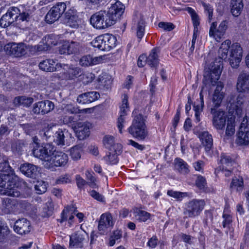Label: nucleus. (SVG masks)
<instances>
[{
	"label": "nucleus",
	"mask_w": 249,
	"mask_h": 249,
	"mask_svg": "<svg viewBox=\"0 0 249 249\" xmlns=\"http://www.w3.org/2000/svg\"><path fill=\"white\" fill-rule=\"evenodd\" d=\"M65 20L67 24L73 28L78 27L80 18L77 11L74 8H71L65 13Z\"/></svg>",
	"instance_id": "obj_19"
},
{
	"label": "nucleus",
	"mask_w": 249,
	"mask_h": 249,
	"mask_svg": "<svg viewBox=\"0 0 249 249\" xmlns=\"http://www.w3.org/2000/svg\"><path fill=\"white\" fill-rule=\"evenodd\" d=\"M53 211V205L51 200L48 201L45 204L42 211V216L47 217L52 215Z\"/></svg>",
	"instance_id": "obj_44"
},
{
	"label": "nucleus",
	"mask_w": 249,
	"mask_h": 249,
	"mask_svg": "<svg viewBox=\"0 0 249 249\" xmlns=\"http://www.w3.org/2000/svg\"><path fill=\"white\" fill-rule=\"evenodd\" d=\"M0 171L2 172V174H12V171L10 166L7 160H4L0 163Z\"/></svg>",
	"instance_id": "obj_53"
},
{
	"label": "nucleus",
	"mask_w": 249,
	"mask_h": 249,
	"mask_svg": "<svg viewBox=\"0 0 249 249\" xmlns=\"http://www.w3.org/2000/svg\"><path fill=\"white\" fill-rule=\"evenodd\" d=\"M4 50L8 54L15 57H21L27 54L30 46L23 43L10 42L5 45Z\"/></svg>",
	"instance_id": "obj_7"
},
{
	"label": "nucleus",
	"mask_w": 249,
	"mask_h": 249,
	"mask_svg": "<svg viewBox=\"0 0 249 249\" xmlns=\"http://www.w3.org/2000/svg\"><path fill=\"white\" fill-rule=\"evenodd\" d=\"M70 135L71 134L66 129H59L54 134L53 141L58 145H64L65 138Z\"/></svg>",
	"instance_id": "obj_29"
},
{
	"label": "nucleus",
	"mask_w": 249,
	"mask_h": 249,
	"mask_svg": "<svg viewBox=\"0 0 249 249\" xmlns=\"http://www.w3.org/2000/svg\"><path fill=\"white\" fill-rule=\"evenodd\" d=\"M201 3L204 8L205 13L208 15V21L211 22L213 16V8L209 3L201 1Z\"/></svg>",
	"instance_id": "obj_47"
},
{
	"label": "nucleus",
	"mask_w": 249,
	"mask_h": 249,
	"mask_svg": "<svg viewBox=\"0 0 249 249\" xmlns=\"http://www.w3.org/2000/svg\"><path fill=\"white\" fill-rule=\"evenodd\" d=\"M54 107V105L52 102L45 100L36 103L34 105L33 111L36 114L41 113L43 115L53 109Z\"/></svg>",
	"instance_id": "obj_17"
},
{
	"label": "nucleus",
	"mask_w": 249,
	"mask_h": 249,
	"mask_svg": "<svg viewBox=\"0 0 249 249\" xmlns=\"http://www.w3.org/2000/svg\"><path fill=\"white\" fill-rule=\"evenodd\" d=\"M145 120V117L142 114L136 115L132 124L128 128L129 133L134 137L144 140L148 135Z\"/></svg>",
	"instance_id": "obj_2"
},
{
	"label": "nucleus",
	"mask_w": 249,
	"mask_h": 249,
	"mask_svg": "<svg viewBox=\"0 0 249 249\" xmlns=\"http://www.w3.org/2000/svg\"><path fill=\"white\" fill-rule=\"evenodd\" d=\"M6 13L12 18V20L16 22L19 16L20 10L18 7L12 6L8 8Z\"/></svg>",
	"instance_id": "obj_45"
},
{
	"label": "nucleus",
	"mask_w": 249,
	"mask_h": 249,
	"mask_svg": "<svg viewBox=\"0 0 249 249\" xmlns=\"http://www.w3.org/2000/svg\"><path fill=\"white\" fill-rule=\"evenodd\" d=\"M167 195L178 199H180L187 196L186 193L169 190L167 192Z\"/></svg>",
	"instance_id": "obj_58"
},
{
	"label": "nucleus",
	"mask_w": 249,
	"mask_h": 249,
	"mask_svg": "<svg viewBox=\"0 0 249 249\" xmlns=\"http://www.w3.org/2000/svg\"><path fill=\"white\" fill-rule=\"evenodd\" d=\"M126 115L120 114L117 119V127L120 133H122V129L124 127Z\"/></svg>",
	"instance_id": "obj_60"
},
{
	"label": "nucleus",
	"mask_w": 249,
	"mask_h": 249,
	"mask_svg": "<svg viewBox=\"0 0 249 249\" xmlns=\"http://www.w3.org/2000/svg\"><path fill=\"white\" fill-rule=\"evenodd\" d=\"M159 27L167 31H171L175 27V25L173 23L164 22H160L159 23Z\"/></svg>",
	"instance_id": "obj_61"
},
{
	"label": "nucleus",
	"mask_w": 249,
	"mask_h": 249,
	"mask_svg": "<svg viewBox=\"0 0 249 249\" xmlns=\"http://www.w3.org/2000/svg\"><path fill=\"white\" fill-rule=\"evenodd\" d=\"M93 172H90L89 171H87L86 172L87 179L89 181L88 182L89 185L92 188H96L97 187L96 183V179L93 176Z\"/></svg>",
	"instance_id": "obj_54"
},
{
	"label": "nucleus",
	"mask_w": 249,
	"mask_h": 249,
	"mask_svg": "<svg viewBox=\"0 0 249 249\" xmlns=\"http://www.w3.org/2000/svg\"><path fill=\"white\" fill-rule=\"evenodd\" d=\"M39 68L40 70L47 72H53L58 71L63 67L62 64L56 63L54 60L52 59H47L41 61L39 65Z\"/></svg>",
	"instance_id": "obj_20"
},
{
	"label": "nucleus",
	"mask_w": 249,
	"mask_h": 249,
	"mask_svg": "<svg viewBox=\"0 0 249 249\" xmlns=\"http://www.w3.org/2000/svg\"><path fill=\"white\" fill-rule=\"evenodd\" d=\"M3 194L5 195L13 196V197H18L20 195V192L18 190L17 187H7L6 190H4Z\"/></svg>",
	"instance_id": "obj_52"
},
{
	"label": "nucleus",
	"mask_w": 249,
	"mask_h": 249,
	"mask_svg": "<svg viewBox=\"0 0 249 249\" xmlns=\"http://www.w3.org/2000/svg\"><path fill=\"white\" fill-rule=\"evenodd\" d=\"M31 229L30 222L25 218L19 219L14 224V230L19 234H25L28 233Z\"/></svg>",
	"instance_id": "obj_18"
},
{
	"label": "nucleus",
	"mask_w": 249,
	"mask_h": 249,
	"mask_svg": "<svg viewBox=\"0 0 249 249\" xmlns=\"http://www.w3.org/2000/svg\"><path fill=\"white\" fill-rule=\"evenodd\" d=\"M103 143L106 148L109 151H112L115 150L118 154H121L122 152V146L121 144L116 143L114 141V138L113 136L107 135L103 139Z\"/></svg>",
	"instance_id": "obj_23"
},
{
	"label": "nucleus",
	"mask_w": 249,
	"mask_h": 249,
	"mask_svg": "<svg viewBox=\"0 0 249 249\" xmlns=\"http://www.w3.org/2000/svg\"><path fill=\"white\" fill-rule=\"evenodd\" d=\"M234 164V160L230 156L226 154L222 153L220 156L219 166L217 169H218V170H223L225 168L232 167Z\"/></svg>",
	"instance_id": "obj_30"
},
{
	"label": "nucleus",
	"mask_w": 249,
	"mask_h": 249,
	"mask_svg": "<svg viewBox=\"0 0 249 249\" xmlns=\"http://www.w3.org/2000/svg\"><path fill=\"white\" fill-rule=\"evenodd\" d=\"M19 169L22 173L30 178L35 177L38 172V167L29 163L21 164Z\"/></svg>",
	"instance_id": "obj_27"
},
{
	"label": "nucleus",
	"mask_w": 249,
	"mask_h": 249,
	"mask_svg": "<svg viewBox=\"0 0 249 249\" xmlns=\"http://www.w3.org/2000/svg\"><path fill=\"white\" fill-rule=\"evenodd\" d=\"M235 131V120L234 118H228L227 120V125L226 128V136L231 137L232 136Z\"/></svg>",
	"instance_id": "obj_38"
},
{
	"label": "nucleus",
	"mask_w": 249,
	"mask_h": 249,
	"mask_svg": "<svg viewBox=\"0 0 249 249\" xmlns=\"http://www.w3.org/2000/svg\"><path fill=\"white\" fill-rule=\"evenodd\" d=\"M195 183L197 187L200 190L204 191L207 188V183L206 178L201 175H199L197 177Z\"/></svg>",
	"instance_id": "obj_48"
},
{
	"label": "nucleus",
	"mask_w": 249,
	"mask_h": 249,
	"mask_svg": "<svg viewBox=\"0 0 249 249\" xmlns=\"http://www.w3.org/2000/svg\"><path fill=\"white\" fill-rule=\"evenodd\" d=\"M231 5L232 15L236 17L239 16L243 8L242 0H231Z\"/></svg>",
	"instance_id": "obj_34"
},
{
	"label": "nucleus",
	"mask_w": 249,
	"mask_h": 249,
	"mask_svg": "<svg viewBox=\"0 0 249 249\" xmlns=\"http://www.w3.org/2000/svg\"><path fill=\"white\" fill-rule=\"evenodd\" d=\"M53 126L48 125L47 127H45L42 130L39 131V135L43 141H48L51 139Z\"/></svg>",
	"instance_id": "obj_43"
},
{
	"label": "nucleus",
	"mask_w": 249,
	"mask_h": 249,
	"mask_svg": "<svg viewBox=\"0 0 249 249\" xmlns=\"http://www.w3.org/2000/svg\"><path fill=\"white\" fill-rule=\"evenodd\" d=\"M222 68V64L221 61L213 62L211 68L208 71H205L203 82L205 84L215 85L219 79Z\"/></svg>",
	"instance_id": "obj_4"
},
{
	"label": "nucleus",
	"mask_w": 249,
	"mask_h": 249,
	"mask_svg": "<svg viewBox=\"0 0 249 249\" xmlns=\"http://www.w3.org/2000/svg\"><path fill=\"white\" fill-rule=\"evenodd\" d=\"M243 185V181L242 178H237L235 177L232 179L230 187L232 189H236L242 188Z\"/></svg>",
	"instance_id": "obj_57"
},
{
	"label": "nucleus",
	"mask_w": 249,
	"mask_h": 249,
	"mask_svg": "<svg viewBox=\"0 0 249 249\" xmlns=\"http://www.w3.org/2000/svg\"><path fill=\"white\" fill-rule=\"evenodd\" d=\"M223 87L224 84L222 82H219L217 83L212 97V102L214 108L220 107L225 96V93L222 91Z\"/></svg>",
	"instance_id": "obj_22"
},
{
	"label": "nucleus",
	"mask_w": 249,
	"mask_h": 249,
	"mask_svg": "<svg viewBox=\"0 0 249 249\" xmlns=\"http://www.w3.org/2000/svg\"><path fill=\"white\" fill-rule=\"evenodd\" d=\"M158 49L154 48L148 57H146V63L151 67H156L159 63Z\"/></svg>",
	"instance_id": "obj_33"
},
{
	"label": "nucleus",
	"mask_w": 249,
	"mask_h": 249,
	"mask_svg": "<svg viewBox=\"0 0 249 249\" xmlns=\"http://www.w3.org/2000/svg\"><path fill=\"white\" fill-rule=\"evenodd\" d=\"M189 12L191 16L192 20L193 21V25L194 27V31L197 32V27L199 25V18L198 16L191 8H189Z\"/></svg>",
	"instance_id": "obj_49"
},
{
	"label": "nucleus",
	"mask_w": 249,
	"mask_h": 249,
	"mask_svg": "<svg viewBox=\"0 0 249 249\" xmlns=\"http://www.w3.org/2000/svg\"><path fill=\"white\" fill-rule=\"evenodd\" d=\"M211 113L213 115V126L217 130H223L227 120L225 112L221 109L216 110L215 108H211Z\"/></svg>",
	"instance_id": "obj_11"
},
{
	"label": "nucleus",
	"mask_w": 249,
	"mask_h": 249,
	"mask_svg": "<svg viewBox=\"0 0 249 249\" xmlns=\"http://www.w3.org/2000/svg\"><path fill=\"white\" fill-rule=\"evenodd\" d=\"M62 68L65 71L66 78L68 79H73L75 78L80 76L81 73V70L80 68L74 67L72 65L62 64Z\"/></svg>",
	"instance_id": "obj_25"
},
{
	"label": "nucleus",
	"mask_w": 249,
	"mask_h": 249,
	"mask_svg": "<svg viewBox=\"0 0 249 249\" xmlns=\"http://www.w3.org/2000/svg\"><path fill=\"white\" fill-rule=\"evenodd\" d=\"M137 220L140 222H145L150 219L151 214L146 211L138 210L135 212Z\"/></svg>",
	"instance_id": "obj_46"
},
{
	"label": "nucleus",
	"mask_w": 249,
	"mask_h": 249,
	"mask_svg": "<svg viewBox=\"0 0 249 249\" xmlns=\"http://www.w3.org/2000/svg\"><path fill=\"white\" fill-rule=\"evenodd\" d=\"M69 47L70 54L77 53L79 49V43L77 42L71 41L70 43H67Z\"/></svg>",
	"instance_id": "obj_59"
},
{
	"label": "nucleus",
	"mask_w": 249,
	"mask_h": 249,
	"mask_svg": "<svg viewBox=\"0 0 249 249\" xmlns=\"http://www.w3.org/2000/svg\"><path fill=\"white\" fill-rule=\"evenodd\" d=\"M236 142L240 145L249 143V118L247 117H244L241 122Z\"/></svg>",
	"instance_id": "obj_10"
},
{
	"label": "nucleus",
	"mask_w": 249,
	"mask_h": 249,
	"mask_svg": "<svg viewBox=\"0 0 249 249\" xmlns=\"http://www.w3.org/2000/svg\"><path fill=\"white\" fill-rule=\"evenodd\" d=\"M91 56L90 55L83 56L80 60V64L83 66L91 65Z\"/></svg>",
	"instance_id": "obj_63"
},
{
	"label": "nucleus",
	"mask_w": 249,
	"mask_h": 249,
	"mask_svg": "<svg viewBox=\"0 0 249 249\" xmlns=\"http://www.w3.org/2000/svg\"><path fill=\"white\" fill-rule=\"evenodd\" d=\"M100 95L98 92H88L79 95L77 98V101L81 104H89L96 100Z\"/></svg>",
	"instance_id": "obj_24"
},
{
	"label": "nucleus",
	"mask_w": 249,
	"mask_h": 249,
	"mask_svg": "<svg viewBox=\"0 0 249 249\" xmlns=\"http://www.w3.org/2000/svg\"><path fill=\"white\" fill-rule=\"evenodd\" d=\"M245 101V96L240 94L238 96L235 97L233 95L230 96L228 107L230 113L237 114L240 116L242 113L243 105Z\"/></svg>",
	"instance_id": "obj_9"
},
{
	"label": "nucleus",
	"mask_w": 249,
	"mask_h": 249,
	"mask_svg": "<svg viewBox=\"0 0 249 249\" xmlns=\"http://www.w3.org/2000/svg\"><path fill=\"white\" fill-rule=\"evenodd\" d=\"M68 161V156L66 154L55 150L51 157V160L48 162L46 168H50L53 166H63L67 163Z\"/></svg>",
	"instance_id": "obj_13"
},
{
	"label": "nucleus",
	"mask_w": 249,
	"mask_h": 249,
	"mask_svg": "<svg viewBox=\"0 0 249 249\" xmlns=\"http://www.w3.org/2000/svg\"><path fill=\"white\" fill-rule=\"evenodd\" d=\"M54 36L49 35L44 38V40L47 44L48 48H51L53 46H55L57 44V40L54 38Z\"/></svg>",
	"instance_id": "obj_56"
},
{
	"label": "nucleus",
	"mask_w": 249,
	"mask_h": 249,
	"mask_svg": "<svg viewBox=\"0 0 249 249\" xmlns=\"http://www.w3.org/2000/svg\"><path fill=\"white\" fill-rule=\"evenodd\" d=\"M10 176L7 174L0 173V187L4 188L6 184L10 179Z\"/></svg>",
	"instance_id": "obj_62"
},
{
	"label": "nucleus",
	"mask_w": 249,
	"mask_h": 249,
	"mask_svg": "<svg viewBox=\"0 0 249 249\" xmlns=\"http://www.w3.org/2000/svg\"><path fill=\"white\" fill-rule=\"evenodd\" d=\"M114 225L112 217L110 213L101 215L98 224V230L101 234H105L109 231Z\"/></svg>",
	"instance_id": "obj_14"
},
{
	"label": "nucleus",
	"mask_w": 249,
	"mask_h": 249,
	"mask_svg": "<svg viewBox=\"0 0 249 249\" xmlns=\"http://www.w3.org/2000/svg\"><path fill=\"white\" fill-rule=\"evenodd\" d=\"M66 4L64 2H57L48 11L45 16L47 23H52L57 20L66 9Z\"/></svg>",
	"instance_id": "obj_8"
},
{
	"label": "nucleus",
	"mask_w": 249,
	"mask_h": 249,
	"mask_svg": "<svg viewBox=\"0 0 249 249\" xmlns=\"http://www.w3.org/2000/svg\"><path fill=\"white\" fill-rule=\"evenodd\" d=\"M175 167L181 174H187L189 172V165L183 160L177 158L175 160Z\"/></svg>",
	"instance_id": "obj_36"
},
{
	"label": "nucleus",
	"mask_w": 249,
	"mask_h": 249,
	"mask_svg": "<svg viewBox=\"0 0 249 249\" xmlns=\"http://www.w3.org/2000/svg\"><path fill=\"white\" fill-rule=\"evenodd\" d=\"M48 49L49 48L47 47V44L44 40V38H43L42 41L40 42L37 45L30 46V50L34 51L36 52L45 51Z\"/></svg>",
	"instance_id": "obj_51"
},
{
	"label": "nucleus",
	"mask_w": 249,
	"mask_h": 249,
	"mask_svg": "<svg viewBox=\"0 0 249 249\" xmlns=\"http://www.w3.org/2000/svg\"><path fill=\"white\" fill-rule=\"evenodd\" d=\"M85 235L76 232L70 236V247L82 248L83 247V241L85 240Z\"/></svg>",
	"instance_id": "obj_28"
},
{
	"label": "nucleus",
	"mask_w": 249,
	"mask_h": 249,
	"mask_svg": "<svg viewBox=\"0 0 249 249\" xmlns=\"http://www.w3.org/2000/svg\"><path fill=\"white\" fill-rule=\"evenodd\" d=\"M135 30L136 35L140 41L144 34L145 22L142 16H140L137 21H136Z\"/></svg>",
	"instance_id": "obj_32"
},
{
	"label": "nucleus",
	"mask_w": 249,
	"mask_h": 249,
	"mask_svg": "<svg viewBox=\"0 0 249 249\" xmlns=\"http://www.w3.org/2000/svg\"><path fill=\"white\" fill-rule=\"evenodd\" d=\"M72 128L75 132L78 139L82 140L89 137L90 133L89 125L84 122H78L74 124Z\"/></svg>",
	"instance_id": "obj_16"
},
{
	"label": "nucleus",
	"mask_w": 249,
	"mask_h": 249,
	"mask_svg": "<svg viewBox=\"0 0 249 249\" xmlns=\"http://www.w3.org/2000/svg\"><path fill=\"white\" fill-rule=\"evenodd\" d=\"M128 99V97L126 94H124L123 95L122 99V103L120 107V114L127 116V112L129 110Z\"/></svg>",
	"instance_id": "obj_40"
},
{
	"label": "nucleus",
	"mask_w": 249,
	"mask_h": 249,
	"mask_svg": "<svg viewBox=\"0 0 249 249\" xmlns=\"http://www.w3.org/2000/svg\"><path fill=\"white\" fill-rule=\"evenodd\" d=\"M15 22L6 13L2 15L0 18V26L6 28V32L9 35L15 34L17 33L18 28Z\"/></svg>",
	"instance_id": "obj_15"
},
{
	"label": "nucleus",
	"mask_w": 249,
	"mask_h": 249,
	"mask_svg": "<svg viewBox=\"0 0 249 249\" xmlns=\"http://www.w3.org/2000/svg\"><path fill=\"white\" fill-rule=\"evenodd\" d=\"M242 58L240 57H230L229 61L231 67L233 68H237L239 66Z\"/></svg>",
	"instance_id": "obj_64"
},
{
	"label": "nucleus",
	"mask_w": 249,
	"mask_h": 249,
	"mask_svg": "<svg viewBox=\"0 0 249 249\" xmlns=\"http://www.w3.org/2000/svg\"><path fill=\"white\" fill-rule=\"evenodd\" d=\"M199 138L205 150L207 151H210L213 145L212 135L208 131H203L199 134Z\"/></svg>",
	"instance_id": "obj_31"
},
{
	"label": "nucleus",
	"mask_w": 249,
	"mask_h": 249,
	"mask_svg": "<svg viewBox=\"0 0 249 249\" xmlns=\"http://www.w3.org/2000/svg\"><path fill=\"white\" fill-rule=\"evenodd\" d=\"M36 147L32 150V154L34 157L43 161L44 166L46 168L48 162L49 160H51V157L55 151V148L50 143L42 144Z\"/></svg>",
	"instance_id": "obj_5"
},
{
	"label": "nucleus",
	"mask_w": 249,
	"mask_h": 249,
	"mask_svg": "<svg viewBox=\"0 0 249 249\" xmlns=\"http://www.w3.org/2000/svg\"><path fill=\"white\" fill-rule=\"evenodd\" d=\"M243 245L244 249H245L246 247H249V223L247 224L246 231L245 232L243 243H241L240 246Z\"/></svg>",
	"instance_id": "obj_55"
},
{
	"label": "nucleus",
	"mask_w": 249,
	"mask_h": 249,
	"mask_svg": "<svg viewBox=\"0 0 249 249\" xmlns=\"http://www.w3.org/2000/svg\"><path fill=\"white\" fill-rule=\"evenodd\" d=\"M83 146L82 144H79L71 148L70 156L73 160H78L80 159Z\"/></svg>",
	"instance_id": "obj_39"
},
{
	"label": "nucleus",
	"mask_w": 249,
	"mask_h": 249,
	"mask_svg": "<svg viewBox=\"0 0 249 249\" xmlns=\"http://www.w3.org/2000/svg\"><path fill=\"white\" fill-rule=\"evenodd\" d=\"M124 10V5L119 1L112 4L108 10L100 11L93 14L90 22L97 29H104L115 24L122 15Z\"/></svg>",
	"instance_id": "obj_1"
},
{
	"label": "nucleus",
	"mask_w": 249,
	"mask_h": 249,
	"mask_svg": "<svg viewBox=\"0 0 249 249\" xmlns=\"http://www.w3.org/2000/svg\"><path fill=\"white\" fill-rule=\"evenodd\" d=\"M18 203L15 199L6 198L2 204V211L5 214L16 212L18 209Z\"/></svg>",
	"instance_id": "obj_26"
},
{
	"label": "nucleus",
	"mask_w": 249,
	"mask_h": 249,
	"mask_svg": "<svg viewBox=\"0 0 249 249\" xmlns=\"http://www.w3.org/2000/svg\"><path fill=\"white\" fill-rule=\"evenodd\" d=\"M33 98L25 96H18L14 100V103L16 106L22 105L23 107H29L33 102Z\"/></svg>",
	"instance_id": "obj_37"
},
{
	"label": "nucleus",
	"mask_w": 249,
	"mask_h": 249,
	"mask_svg": "<svg viewBox=\"0 0 249 249\" xmlns=\"http://www.w3.org/2000/svg\"><path fill=\"white\" fill-rule=\"evenodd\" d=\"M116 41V38L114 36L105 34L96 37L90 42V44L100 50L109 51L115 47Z\"/></svg>",
	"instance_id": "obj_3"
},
{
	"label": "nucleus",
	"mask_w": 249,
	"mask_h": 249,
	"mask_svg": "<svg viewBox=\"0 0 249 249\" xmlns=\"http://www.w3.org/2000/svg\"><path fill=\"white\" fill-rule=\"evenodd\" d=\"M35 189L36 193L38 194L44 193L47 190V185L45 182L42 180L37 181L35 185Z\"/></svg>",
	"instance_id": "obj_50"
},
{
	"label": "nucleus",
	"mask_w": 249,
	"mask_h": 249,
	"mask_svg": "<svg viewBox=\"0 0 249 249\" xmlns=\"http://www.w3.org/2000/svg\"><path fill=\"white\" fill-rule=\"evenodd\" d=\"M205 202L203 200L193 199L186 205L183 211L185 217H194L200 214L204 209Z\"/></svg>",
	"instance_id": "obj_6"
},
{
	"label": "nucleus",
	"mask_w": 249,
	"mask_h": 249,
	"mask_svg": "<svg viewBox=\"0 0 249 249\" xmlns=\"http://www.w3.org/2000/svg\"><path fill=\"white\" fill-rule=\"evenodd\" d=\"M242 56V49L239 44L235 43L231 47L230 57H240Z\"/></svg>",
	"instance_id": "obj_41"
},
{
	"label": "nucleus",
	"mask_w": 249,
	"mask_h": 249,
	"mask_svg": "<svg viewBox=\"0 0 249 249\" xmlns=\"http://www.w3.org/2000/svg\"><path fill=\"white\" fill-rule=\"evenodd\" d=\"M227 29V22L226 20L222 21L217 27V22H213L210 26L209 36L213 38L216 41H220L225 34Z\"/></svg>",
	"instance_id": "obj_12"
},
{
	"label": "nucleus",
	"mask_w": 249,
	"mask_h": 249,
	"mask_svg": "<svg viewBox=\"0 0 249 249\" xmlns=\"http://www.w3.org/2000/svg\"><path fill=\"white\" fill-rule=\"evenodd\" d=\"M231 44V40L227 39L223 42L218 51V56L221 59H225L227 58L229 50Z\"/></svg>",
	"instance_id": "obj_35"
},
{
	"label": "nucleus",
	"mask_w": 249,
	"mask_h": 249,
	"mask_svg": "<svg viewBox=\"0 0 249 249\" xmlns=\"http://www.w3.org/2000/svg\"><path fill=\"white\" fill-rule=\"evenodd\" d=\"M119 154L116 152L115 150L112 151H109L108 154L104 157V159L108 164H115L118 161V155Z\"/></svg>",
	"instance_id": "obj_42"
},
{
	"label": "nucleus",
	"mask_w": 249,
	"mask_h": 249,
	"mask_svg": "<svg viewBox=\"0 0 249 249\" xmlns=\"http://www.w3.org/2000/svg\"><path fill=\"white\" fill-rule=\"evenodd\" d=\"M236 89L239 92L249 91V73L242 72L237 78Z\"/></svg>",
	"instance_id": "obj_21"
}]
</instances>
